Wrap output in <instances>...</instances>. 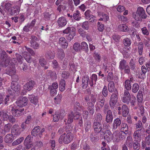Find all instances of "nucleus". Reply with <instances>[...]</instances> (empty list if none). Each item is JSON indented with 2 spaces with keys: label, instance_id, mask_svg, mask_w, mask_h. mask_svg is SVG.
<instances>
[{
  "label": "nucleus",
  "instance_id": "72a5a7b5",
  "mask_svg": "<svg viewBox=\"0 0 150 150\" xmlns=\"http://www.w3.org/2000/svg\"><path fill=\"white\" fill-rule=\"evenodd\" d=\"M118 28L120 30L123 32H127L129 30V28L125 24H122L118 26Z\"/></svg>",
  "mask_w": 150,
  "mask_h": 150
},
{
  "label": "nucleus",
  "instance_id": "412c9836",
  "mask_svg": "<svg viewBox=\"0 0 150 150\" xmlns=\"http://www.w3.org/2000/svg\"><path fill=\"white\" fill-rule=\"evenodd\" d=\"M129 109L127 106L125 104L123 105L122 107V113L124 117H126L129 112Z\"/></svg>",
  "mask_w": 150,
  "mask_h": 150
},
{
  "label": "nucleus",
  "instance_id": "8fccbe9b",
  "mask_svg": "<svg viewBox=\"0 0 150 150\" xmlns=\"http://www.w3.org/2000/svg\"><path fill=\"white\" fill-rule=\"evenodd\" d=\"M143 45V44L142 42H139L138 43V52L140 55H142V54Z\"/></svg>",
  "mask_w": 150,
  "mask_h": 150
},
{
  "label": "nucleus",
  "instance_id": "f8f14e48",
  "mask_svg": "<svg viewBox=\"0 0 150 150\" xmlns=\"http://www.w3.org/2000/svg\"><path fill=\"white\" fill-rule=\"evenodd\" d=\"M103 136L105 140L107 142H110L111 139H112V133L109 130H107L105 131Z\"/></svg>",
  "mask_w": 150,
  "mask_h": 150
},
{
  "label": "nucleus",
  "instance_id": "a211bd4d",
  "mask_svg": "<svg viewBox=\"0 0 150 150\" xmlns=\"http://www.w3.org/2000/svg\"><path fill=\"white\" fill-rule=\"evenodd\" d=\"M58 25L61 27H63L66 25L67 21L64 17H61L59 18L57 21Z\"/></svg>",
  "mask_w": 150,
  "mask_h": 150
},
{
  "label": "nucleus",
  "instance_id": "1a4fd4ad",
  "mask_svg": "<svg viewBox=\"0 0 150 150\" xmlns=\"http://www.w3.org/2000/svg\"><path fill=\"white\" fill-rule=\"evenodd\" d=\"M31 39L30 43L31 46L35 49H38L39 47V44L36 42L38 40V38L36 36L32 35L30 38Z\"/></svg>",
  "mask_w": 150,
  "mask_h": 150
},
{
  "label": "nucleus",
  "instance_id": "3c124183",
  "mask_svg": "<svg viewBox=\"0 0 150 150\" xmlns=\"http://www.w3.org/2000/svg\"><path fill=\"white\" fill-rule=\"evenodd\" d=\"M102 120V116L100 113L96 114L95 117V119L94 122H98L101 123Z\"/></svg>",
  "mask_w": 150,
  "mask_h": 150
},
{
  "label": "nucleus",
  "instance_id": "4be33fe9",
  "mask_svg": "<svg viewBox=\"0 0 150 150\" xmlns=\"http://www.w3.org/2000/svg\"><path fill=\"white\" fill-rule=\"evenodd\" d=\"M22 55L27 62L29 63L32 62L33 60L32 58L27 52H24L22 53Z\"/></svg>",
  "mask_w": 150,
  "mask_h": 150
},
{
  "label": "nucleus",
  "instance_id": "5701e85b",
  "mask_svg": "<svg viewBox=\"0 0 150 150\" xmlns=\"http://www.w3.org/2000/svg\"><path fill=\"white\" fill-rule=\"evenodd\" d=\"M112 139L116 143H118L121 141L119 137L118 136V131H115L113 133Z\"/></svg>",
  "mask_w": 150,
  "mask_h": 150
},
{
  "label": "nucleus",
  "instance_id": "052dcab7",
  "mask_svg": "<svg viewBox=\"0 0 150 150\" xmlns=\"http://www.w3.org/2000/svg\"><path fill=\"white\" fill-rule=\"evenodd\" d=\"M127 134V133H126L124 132H118V136L119 137L121 141L122 140L125 139Z\"/></svg>",
  "mask_w": 150,
  "mask_h": 150
},
{
  "label": "nucleus",
  "instance_id": "e2e57ef3",
  "mask_svg": "<svg viewBox=\"0 0 150 150\" xmlns=\"http://www.w3.org/2000/svg\"><path fill=\"white\" fill-rule=\"evenodd\" d=\"M113 73L111 72H109L107 76V81L109 82L111 81H113Z\"/></svg>",
  "mask_w": 150,
  "mask_h": 150
},
{
  "label": "nucleus",
  "instance_id": "603ef678",
  "mask_svg": "<svg viewBox=\"0 0 150 150\" xmlns=\"http://www.w3.org/2000/svg\"><path fill=\"white\" fill-rule=\"evenodd\" d=\"M24 140V138L23 137H21L13 142L12 144L13 146L18 145L20 144Z\"/></svg>",
  "mask_w": 150,
  "mask_h": 150
},
{
  "label": "nucleus",
  "instance_id": "13d9d810",
  "mask_svg": "<svg viewBox=\"0 0 150 150\" xmlns=\"http://www.w3.org/2000/svg\"><path fill=\"white\" fill-rule=\"evenodd\" d=\"M73 47L74 50L76 51L80 50L81 48L79 43L78 42L75 43L73 45Z\"/></svg>",
  "mask_w": 150,
  "mask_h": 150
},
{
  "label": "nucleus",
  "instance_id": "a18cd8bd",
  "mask_svg": "<svg viewBox=\"0 0 150 150\" xmlns=\"http://www.w3.org/2000/svg\"><path fill=\"white\" fill-rule=\"evenodd\" d=\"M133 16L134 18L137 21H141L142 19H143V17H141L140 15L138 14L137 13H134L133 14Z\"/></svg>",
  "mask_w": 150,
  "mask_h": 150
},
{
  "label": "nucleus",
  "instance_id": "f704fd0d",
  "mask_svg": "<svg viewBox=\"0 0 150 150\" xmlns=\"http://www.w3.org/2000/svg\"><path fill=\"white\" fill-rule=\"evenodd\" d=\"M65 82L63 79H62L59 84V90L61 91H64L65 89Z\"/></svg>",
  "mask_w": 150,
  "mask_h": 150
},
{
  "label": "nucleus",
  "instance_id": "a19ab883",
  "mask_svg": "<svg viewBox=\"0 0 150 150\" xmlns=\"http://www.w3.org/2000/svg\"><path fill=\"white\" fill-rule=\"evenodd\" d=\"M139 141L134 140L133 144L132 146L134 150H138L139 149L140 147V144L139 143Z\"/></svg>",
  "mask_w": 150,
  "mask_h": 150
},
{
  "label": "nucleus",
  "instance_id": "dca6fc26",
  "mask_svg": "<svg viewBox=\"0 0 150 150\" xmlns=\"http://www.w3.org/2000/svg\"><path fill=\"white\" fill-rule=\"evenodd\" d=\"M136 12L141 17H143V19H145L147 17V15L143 8L139 7L137 8Z\"/></svg>",
  "mask_w": 150,
  "mask_h": 150
},
{
  "label": "nucleus",
  "instance_id": "20e7f679",
  "mask_svg": "<svg viewBox=\"0 0 150 150\" xmlns=\"http://www.w3.org/2000/svg\"><path fill=\"white\" fill-rule=\"evenodd\" d=\"M65 115V111L64 110H62L59 112H56L53 116V120L54 122H57L59 119H62Z\"/></svg>",
  "mask_w": 150,
  "mask_h": 150
},
{
  "label": "nucleus",
  "instance_id": "f3484780",
  "mask_svg": "<svg viewBox=\"0 0 150 150\" xmlns=\"http://www.w3.org/2000/svg\"><path fill=\"white\" fill-rule=\"evenodd\" d=\"M133 141L132 137L130 135L127 136L125 144L130 148H132Z\"/></svg>",
  "mask_w": 150,
  "mask_h": 150
},
{
  "label": "nucleus",
  "instance_id": "393cba45",
  "mask_svg": "<svg viewBox=\"0 0 150 150\" xmlns=\"http://www.w3.org/2000/svg\"><path fill=\"white\" fill-rule=\"evenodd\" d=\"M40 127L39 126H37L35 127L32 131L31 134L36 137L38 135H40Z\"/></svg>",
  "mask_w": 150,
  "mask_h": 150
},
{
  "label": "nucleus",
  "instance_id": "2eb2a0df",
  "mask_svg": "<svg viewBox=\"0 0 150 150\" xmlns=\"http://www.w3.org/2000/svg\"><path fill=\"white\" fill-rule=\"evenodd\" d=\"M113 117L111 111L108 110L107 112L105 121L108 123H111L113 120Z\"/></svg>",
  "mask_w": 150,
  "mask_h": 150
},
{
  "label": "nucleus",
  "instance_id": "c9c22d12",
  "mask_svg": "<svg viewBox=\"0 0 150 150\" xmlns=\"http://www.w3.org/2000/svg\"><path fill=\"white\" fill-rule=\"evenodd\" d=\"M104 105V102L97 101L95 105L96 111H98L100 110L103 106Z\"/></svg>",
  "mask_w": 150,
  "mask_h": 150
},
{
  "label": "nucleus",
  "instance_id": "cd10ccee",
  "mask_svg": "<svg viewBox=\"0 0 150 150\" xmlns=\"http://www.w3.org/2000/svg\"><path fill=\"white\" fill-rule=\"evenodd\" d=\"M13 135L11 134H7L4 138V141L6 143L11 142L14 139Z\"/></svg>",
  "mask_w": 150,
  "mask_h": 150
},
{
  "label": "nucleus",
  "instance_id": "ea45409f",
  "mask_svg": "<svg viewBox=\"0 0 150 150\" xmlns=\"http://www.w3.org/2000/svg\"><path fill=\"white\" fill-rule=\"evenodd\" d=\"M118 92L117 89H115L114 92L112 95L110 100L117 101L118 99L117 96Z\"/></svg>",
  "mask_w": 150,
  "mask_h": 150
},
{
  "label": "nucleus",
  "instance_id": "423d86ee",
  "mask_svg": "<svg viewBox=\"0 0 150 150\" xmlns=\"http://www.w3.org/2000/svg\"><path fill=\"white\" fill-rule=\"evenodd\" d=\"M84 15L86 18L90 21V22L93 23L96 21V17L92 15V13L90 10L86 11Z\"/></svg>",
  "mask_w": 150,
  "mask_h": 150
},
{
  "label": "nucleus",
  "instance_id": "aec40b11",
  "mask_svg": "<svg viewBox=\"0 0 150 150\" xmlns=\"http://www.w3.org/2000/svg\"><path fill=\"white\" fill-rule=\"evenodd\" d=\"M139 129H138L135 131L133 134V137L134 140H136L140 142L141 139V135Z\"/></svg>",
  "mask_w": 150,
  "mask_h": 150
},
{
  "label": "nucleus",
  "instance_id": "9d476101",
  "mask_svg": "<svg viewBox=\"0 0 150 150\" xmlns=\"http://www.w3.org/2000/svg\"><path fill=\"white\" fill-rule=\"evenodd\" d=\"M93 127L95 133H99L102 131V125L99 122H93Z\"/></svg>",
  "mask_w": 150,
  "mask_h": 150
},
{
  "label": "nucleus",
  "instance_id": "2f4dec72",
  "mask_svg": "<svg viewBox=\"0 0 150 150\" xmlns=\"http://www.w3.org/2000/svg\"><path fill=\"white\" fill-rule=\"evenodd\" d=\"M54 52L51 51H47L45 54V57L48 59H53L54 58Z\"/></svg>",
  "mask_w": 150,
  "mask_h": 150
},
{
  "label": "nucleus",
  "instance_id": "0eeeda50",
  "mask_svg": "<svg viewBox=\"0 0 150 150\" xmlns=\"http://www.w3.org/2000/svg\"><path fill=\"white\" fill-rule=\"evenodd\" d=\"M129 92L127 90H125L124 95L122 99V101L124 103L129 104L130 102V100L132 98Z\"/></svg>",
  "mask_w": 150,
  "mask_h": 150
},
{
  "label": "nucleus",
  "instance_id": "7c9ffc66",
  "mask_svg": "<svg viewBox=\"0 0 150 150\" xmlns=\"http://www.w3.org/2000/svg\"><path fill=\"white\" fill-rule=\"evenodd\" d=\"M128 65L126 60L122 59L121 60L119 63V68L121 71L124 70V69Z\"/></svg>",
  "mask_w": 150,
  "mask_h": 150
},
{
  "label": "nucleus",
  "instance_id": "ddd939ff",
  "mask_svg": "<svg viewBox=\"0 0 150 150\" xmlns=\"http://www.w3.org/2000/svg\"><path fill=\"white\" fill-rule=\"evenodd\" d=\"M46 75L48 77L50 78L52 80H55L57 79V74L54 71H52L50 70H47L46 72Z\"/></svg>",
  "mask_w": 150,
  "mask_h": 150
},
{
  "label": "nucleus",
  "instance_id": "09e8293b",
  "mask_svg": "<svg viewBox=\"0 0 150 150\" xmlns=\"http://www.w3.org/2000/svg\"><path fill=\"white\" fill-rule=\"evenodd\" d=\"M139 88V85L137 83H134L132 86V91L134 93L137 92Z\"/></svg>",
  "mask_w": 150,
  "mask_h": 150
},
{
  "label": "nucleus",
  "instance_id": "37998d69",
  "mask_svg": "<svg viewBox=\"0 0 150 150\" xmlns=\"http://www.w3.org/2000/svg\"><path fill=\"white\" fill-rule=\"evenodd\" d=\"M137 98L138 102L139 103H142L143 100V94L141 91H139L138 92Z\"/></svg>",
  "mask_w": 150,
  "mask_h": 150
},
{
  "label": "nucleus",
  "instance_id": "69168bd1",
  "mask_svg": "<svg viewBox=\"0 0 150 150\" xmlns=\"http://www.w3.org/2000/svg\"><path fill=\"white\" fill-rule=\"evenodd\" d=\"M129 65L130 69L132 70H134L135 69L136 65L135 62L133 59H132L129 63Z\"/></svg>",
  "mask_w": 150,
  "mask_h": 150
},
{
  "label": "nucleus",
  "instance_id": "6e6552de",
  "mask_svg": "<svg viewBox=\"0 0 150 150\" xmlns=\"http://www.w3.org/2000/svg\"><path fill=\"white\" fill-rule=\"evenodd\" d=\"M35 85V83L34 81H30L28 82L23 86V88L28 91H30L33 88Z\"/></svg>",
  "mask_w": 150,
  "mask_h": 150
},
{
  "label": "nucleus",
  "instance_id": "e433bc0d",
  "mask_svg": "<svg viewBox=\"0 0 150 150\" xmlns=\"http://www.w3.org/2000/svg\"><path fill=\"white\" fill-rule=\"evenodd\" d=\"M74 19L77 21H79L81 18V15L78 10L76 11L75 13L73 14Z\"/></svg>",
  "mask_w": 150,
  "mask_h": 150
},
{
  "label": "nucleus",
  "instance_id": "9b49d317",
  "mask_svg": "<svg viewBox=\"0 0 150 150\" xmlns=\"http://www.w3.org/2000/svg\"><path fill=\"white\" fill-rule=\"evenodd\" d=\"M11 132L14 137L19 135L21 132L19 126L16 125H14L12 128Z\"/></svg>",
  "mask_w": 150,
  "mask_h": 150
},
{
  "label": "nucleus",
  "instance_id": "b1692460",
  "mask_svg": "<svg viewBox=\"0 0 150 150\" xmlns=\"http://www.w3.org/2000/svg\"><path fill=\"white\" fill-rule=\"evenodd\" d=\"M29 99L30 102L35 105H36L38 102V97L33 95H29Z\"/></svg>",
  "mask_w": 150,
  "mask_h": 150
},
{
  "label": "nucleus",
  "instance_id": "58836bf2",
  "mask_svg": "<svg viewBox=\"0 0 150 150\" xmlns=\"http://www.w3.org/2000/svg\"><path fill=\"white\" fill-rule=\"evenodd\" d=\"M74 118V112L71 111L69 113L68 117L67 122L68 124H70L73 121Z\"/></svg>",
  "mask_w": 150,
  "mask_h": 150
},
{
  "label": "nucleus",
  "instance_id": "39448f33",
  "mask_svg": "<svg viewBox=\"0 0 150 150\" xmlns=\"http://www.w3.org/2000/svg\"><path fill=\"white\" fill-rule=\"evenodd\" d=\"M28 98L25 97H21L18 98L16 101V103L18 106L23 107L27 105Z\"/></svg>",
  "mask_w": 150,
  "mask_h": 150
},
{
  "label": "nucleus",
  "instance_id": "0e129e2a",
  "mask_svg": "<svg viewBox=\"0 0 150 150\" xmlns=\"http://www.w3.org/2000/svg\"><path fill=\"white\" fill-rule=\"evenodd\" d=\"M98 15L100 17L102 16L104 19V21H107L109 19V17L106 14H104V13H102V14H101V13H98Z\"/></svg>",
  "mask_w": 150,
  "mask_h": 150
},
{
  "label": "nucleus",
  "instance_id": "bb28decb",
  "mask_svg": "<svg viewBox=\"0 0 150 150\" xmlns=\"http://www.w3.org/2000/svg\"><path fill=\"white\" fill-rule=\"evenodd\" d=\"M87 104L88 111L90 114L93 115L94 112V107L93 104L91 102H88Z\"/></svg>",
  "mask_w": 150,
  "mask_h": 150
},
{
  "label": "nucleus",
  "instance_id": "680f3d73",
  "mask_svg": "<svg viewBox=\"0 0 150 150\" xmlns=\"http://www.w3.org/2000/svg\"><path fill=\"white\" fill-rule=\"evenodd\" d=\"M9 62L8 59H4L2 60L1 65L3 67H6L8 65Z\"/></svg>",
  "mask_w": 150,
  "mask_h": 150
},
{
  "label": "nucleus",
  "instance_id": "f257e3e1",
  "mask_svg": "<svg viewBox=\"0 0 150 150\" xmlns=\"http://www.w3.org/2000/svg\"><path fill=\"white\" fill-rule=\"evenodd\" d=\"M65 135L64 133L60 136L59 140V142L60 144H62L63 142L65 144H68L73 139V137L71 133H68Z\"/></svg>",
  "mask_w": 150,
  "mask_h": 150
},
{
  "label": "nucleus",
  "instance_id": "864d4df0",
  "mask_svg": "<svg viewBox=\"0 0 150 150\" xmlns=\"http://www.w3.org/2000/svg\"><path fill=\"white\" fill-rule=\"evenodd\" d=\"M12 125L8 123L5 125L4 126V132L5 133L9 132L11 128Z\"/></svg>",
  "mask_w": 150,
  "mask_h": 150
},
{
  "label": "nucleus",
  "instance_id": "338daca9",
  "mask_svg": "<svg viewBox=\"0 0 150 150\" xmlns=\"http://www.w3.org/2000/svg\"><path fill=\"white\" fill-rule=\"evenodd\" d=\"M85 127V130L86 132H88L91 128V122L89 121H87L84 125Z\"/></svg>",
  "mask_w": 150,
  "mask_h": 150
},
{
  "label": "nucleus",
  "instance_id": "79ce46f5",
  "mask_svg": "<svg viewBox=\"0 0 150 150\" xmlns=\"http://www.w3.org/2000/svg\"><path fill=\"white\" fill-rule=\"evenodd\" d=\"M147 71V69L145 66H142V72L139 74V76L140 78L144 77L145 74Z\"/></svg>",
  "mask_w": 150,
  "mask_h": 150
},
{
  "label": "nucleus",
  "instance_id": "4c0bfd02",
  "mask_svg": "<svg viewBox=\"0 0 150 150\" xmlns=\"http://www.w3.org/2000/svg\"><path fill=\"white\" fill-rule=\"evenodd\" d=\"M128 127L127 124L125 123H122L120 128L121 132L125 133L128 131Z\"/></svg>",
  "mask_w": 150,
  "mask_h": 150
},
{
  "label": "nucleus",
  "instance_id": "5fc2aeb1",
  "mask_svg": "<svg viewBox=\"0 0 150 150\" xmlns=\"http://www.w3.org/2000/svg\"><path fill=\"white\" fill-rule=\"evenodd\" d=\"M129 48L126 47H124L121 52L123 55L127 57L128 55V53L129 52Z\"/></svg>",
  "mask_w": 150,
  "mask_h": 150
},
{
  "label": "nucleus",
  "instance_id": "bf43d9fd",
  "mask_svg": "<svg viewBox=\"0 0 150 150\" xmlns=\"http://www.w3.org/2000/svg\"><path fill=\"white\" fill-rule=\"evenodd\" d=\"M89 23L88 21H86L83 23L82 27L84 29L88 30L89 28Z\"/></svg>",
  "mask_w": 150,
  "mask_h": 150
},
{
  "label": "nucleus",
  "instance_id": "c03bdc74",
  "mask_svg": "<svg viewBox=\"0 0 150 150\" xmlns=\"http://www.w3.org/2000/svg\"><path fill=\"white\" fill-rule=\"evenodd\" d=\"M62 96L61 94H58V95L54 98V102L55 104H59L61 100Z\"/></svg>",
  "mask_w": 150,
  "mask_h": 150
},
{
  "label": "nucleus",
  "instance_id": "4468645a",
  "mask_svg": "<svg viewBox=\"0 0 150 150\" xmlns=\"http://www.w3.org/2000/svg\"><path fill=\"white\" fill-rule=\"evenodd\" d=\"M59 43L60 45L64 49L67 48L68 46V43L67 40L63 37L59 38Z\"/></svg>",
  "mask_w": 150,
  "mask_h": 150
},
{
  "label": "nucleus",
  "instance_id": "de8ad7c7",
  "mask_svg": "<svg viewBox=\"0 0 150 150\" xmlns=\"http://www.w3.org/2000/svg\"><path fill=\"white\" fill-rule=\"evenodd\" d=\"M83 107L79 103L76 102L74 104V109L78 111L83 110Z\"/></svg>",
  "mask_w": 150,
  "mask_h": 150
},
{
  "label": "nucleus",
  "instance_id": "473e14b6",
  "mask_svg": "<svg viewBox=\"0 0 150 150\" xmlns=\"http://www.w3.org/2000/svg\"><path fill=\"white\" fill-rule=\"evenodd\" d=\"M108 90L111 93L114 92L115 90V84L113 81H111L109 83L108 85Z\"/></svg>",
  "mask_w": 150,
  "mask_h": 150
},
{
  "label": "nucleus",
  "instance_id": "4d7b16f0",
  "mask_svg": "<svg viewBox=\"0 0 150 150\" xmlns=\"http://www.w3.org/2000/svg\"><path fill=\"white\" fill-rule=\"evenodd\" d=\"M132 106H134L136 104L137 100L136 98L134 96H132V98L130 100V102Z\"/></svg>",
  "mask_w": 150,
  "mask_h": 150
},
{
  "label": "nucleus",
  "instance_id": "49530a36",
  "mask_svg": "<svg viewBox=\"0 0 150 150\" xmlns=\"http://www.w3.org/2000/svg\"><path fill=\"white\" fill-rule=\"evenodd\" d=\"M123 44L125 47L129 46L131 44V40L129 38H126L123 40Z\"/></svg>",
  "mask_w": 150,
  "mask_h": 150
},
{
  "label": "nucleus",
  "instance_id": "c85d7f7f",
  "mask_svg": "<svg viewBox=\"0 0 150 150\" xmlns=\"http://www.w3.org/2000/svg\"><path fill=\"white\" fill-rule=\"evenodd\" d=\"M89 80L88 76H84L82 79V83L83 87L86 88L88 86V81Z\"/></svg>",
  "mask_w": 150,
  "mask_h": 150
},
{
  "label": "nucleus",
  "instance_id": "f03ea898",
  "mask_svg": "<svg viewBox=\"0 0 150 150\" xmlns=\"http://www.w3.org/2000/svg\"><path fill=\"white\" fill-rule=\"evenodd\" d=\"M9 109L11 110L12 115L15 116H19L21 115L24 109L22 108H17L14 105H11L9 106Z\"/></svg>",
  "mask_w": 150,
  "mask_h": 150
},
{
  "label": "nucleus",
  "instance_id": "6e6d98bb",
  "mask_svg": "<svg viewBox=\"0 0 150 150\" xmlns=\"http://www.w3.org/2000/svg\"><path fill=\"white\" fill-rule=\"evenodd\" d=\"M75 35V29L73 28L72 31L70 33L68 39L69 40H71L74 38Z\"/></svg>",
  "mask_w": 150,
  "mask_h": 150
},
{
  "label": "nucleus",
  "instance_id": "c756f323",
  "mask_svg": "<svg viewBox=\"0 0 150 150\" xmlns=\"http://www.w3.org/2000/svg\"><path fill=\"white\" fill-rule=\"evenodd\" d=\"M130 80H126L124 84L125 88L126 89V90H127L128 91L130 90L131 89V81H132V78H130Z\"/></svg>",
  "mask_w": 150,
  "mask_h": 150
},
{
  "label": "nucleus",
  "instance_id": "774afa93",
  "mask_svg": "<svg viewBox=\"0 0 150 150\" xmlns=\"http://www.w3.org/2000/svg\"><path fill=\"white\" fill-rule=\"evenodd\" d=\"M98 29L99 31L100 32H102L103 31L104 27L103 24L100 23V22H98L97 23Z\"/></svg>",
  "mask_w": 150,
  "mask_h": 150
},
{
  "label": "nucleus",
  "instance_id": "7ed1b4c3",
  "mask_svg": "<svg viewBox=\"0 0 150 150\" xmlns=\"http://www.w3.org/2000/svg\"><path fill=\"white\" fill-rule=\"evenodd\" d=\"M12 82L11 85V88L15 91H18L20 89V86L16 82L18 80V76L15 75H13L12 76Z\"/></svg>",
  "mask_w": 150,
  "mask_h": 150
},
{
  "label": "nucleus",
  "instance_id": "a878e982",
  "mask_svg": "<svg viewBox=\"0 0 150 150\" xmlns=\"http://www.w3.org/2000/svg\"><path fill=\"white\" fill-rule=\"evenodd\" d=\"M57 55L58 58L60 60H63L65 56L64 52L62 49H58Z\"/></svg>",
  "mask_w": 150,
  "mask_h": 150
},
{
  "label": "nucleus",
  "instance_id": "6ab92c4d",
  "mask_svg": "<svg viewBox=\"0 0 150 150\" xmlns=\"http://www.w3.org/2000/svg\"><path fill=\"white\" fill-rule=\"evenodd\" d=\"M121 121L120 119L118 118L115 119L112 124V129H116L118 127H119L121 125Z\"/></svg>",
  "mask_w": 150,
  "mask_h": 150
}]
</instances>
